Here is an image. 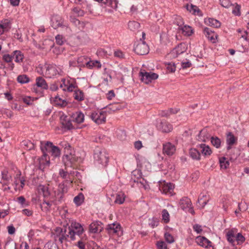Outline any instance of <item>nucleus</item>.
<instances>
[{
	"mask_svg": "<svg viewBox=\"0 0 249 249\" xmlns=\"http://www.w3.org/2000/svg\"><path fill=\"white\" fill-rule=\"evenodd\" d=\"M139 76L140 77L141 80L146 84L151 82L153 80L158 79L159 77V75L156 73L151 72H148L145 71L144 70L143 71H141L139 72Z\"/></svg>",
	"mask_w": 249,
	"mask_h": 249,
	"instance_id": "obj_6",
	"label": "nucleus"
},
{
	"mask_svg": "<svg viewBox=\"0 0 249 249\" xmlns=\"http://www.w3.org/2000/svg\"><path fill=\"white\" fill-rule=\"evenodd\" d=\"M156 245L158 249H167L166 244L163 241H158Z\"/></svg>",
	"mask_w": 249,
	"mask_h": 249,
	"instance_id": "obj_59",
	"label": "nucleus"
},
{
	"mask_svg": "<svg viewBox=\"0 0 249 249\" xmlns=\"http://www.w3.org/2000/svg\"><path fill=\"white\" fill-rule=\"evenodd\" d=\"M181 67L182 69H185L188 68H190L192 64L190 61H187V62H182L181 63Z\"/></svg>",
	"mask_w": 249,
	"mask_h": 249,
	"instance_id": "obj_63",
	"label": "nucleus"
},
{
	"mask_svg": "<svg viewBox=\"0 0 249 249\" xmlns=\"http://www.w3.org/2000/svg\"><path fill=\"white\" fill-rule=\"evenodd\" d=\"M21 36H22V34H21L20 31H19V30H16L15 33H14L13 34V37L15 38L21 42L23 41V39H22Z\"/></svg>",
	"mask_w": 249,
	"mask_h": 249,
	"instance_id": "obj_52",
	"label": "nucleus"
},
{
	"mask_svg": "<svg viewBox=\"0 0 249 249\" xmlns=\"http://www.w3.org/2000/svg\"><path fill=\"white\" fill-rule=\"evenodd\" d=\"M206 197V195L203 194H201L198 197L197 202L199 203L202 207H204L207 204L209 200L207 198L204 199V198Z\"/></svg>",
	"mask_w": 249,
	"mask_h": 249,
	"instance_id": "obj_30",
	"label": "nucleus"
},
{
	"mask_svg": "<svg viewBox=\"0 0 249 249\" xmlns=\"http://www.w3.org/2000/svg\"><path fill=\"white\" fill-rule=\"evenodd\" d=\"M23 214H25L26 216H30L33 214V211L29 209H25L22 211Z\"/></svg>",
	"mask_w": 249,
	"mask_h": 249,
	"instance_id": "obj_64",
	"label": "nucleus"
},
{
	"mask_svg": "<svg viewBox=\"0 0 249 249\" xmlns=\"http://www.w3.org/2000/svg\"><path fill=\"white\" fill-rule=\"evenodd\" d=\"M134 51L138 55H144L149 52V47L145 42L142 41L136 45Z\"/></svg>",
	"mask_w": 249,
	"mask_h": 249,
	"instance_id": "obj_9",
	"label": "nucleus"
},
{
	"mask_svg": "<svg viewBox=\"0 0 249 249\" xmlns=\"http://www.w3.org/2000/svg\"><path fill=\"white\" fill-rule=\"evenodd\" d=\"M51 21L52 26L54 29H56L59 27H67L64 19L59 15L53 16L52 18Z\"/></svg>",
	"mask_w": 249,
	"mask_h": 249,
	"instance_id": "obj_10",
	"label": "nucleus"
},
{
	"mask_svg": "<svg viewBox=\"0 0 249 249\" xmlns=\"http://www.w3.org/2000/svg\"><path fill=\"white\" fill-rule=\"evenodd\" d=\"M36 85L39 88L44 89H47L48 88V86L45 80V79L41 77H37L36 78Z\"/></svg>",
	"mask_w": 249,
	"mask_h": 249,
	"instance_id": "obj_22",
	"label": "nucleus"
},
{
	"mask_svg": "<svg viewBox=\"0 0 249 249\" xmlns=\"http://www.w3.org/2000/svg\"><path fill=\"white\" fill-rule=\"evenodd\" d=\"M102 225L103 224L100 221H94L90 224L89 231L92 233L100 232L103 229Z\"/></svg>",
	"mask_w": 249,
	"mask_h": 249,
	"instance_id": "obj_12",
	"label": "nucleus"
},
{
	"mask_svg": "<svg viewBox=\"0 0 249 249\" xmlns=\"http://www.w3.org/2000/svg\"><path fill=\"white\" fill-rule=\"evenodd\" d=\"M57 189L64 195L68 192V187L64 183H60L58 186Z\"/></svg>",
	"mask_w": 249,
	"mask_h": 249,
	"instance_id": "obj_46",
	"label": "nucleus"
},
{
	"mask_svg": "<svg viewBox=\"0 0 249 249\" xmlns=\"http://www.w3.org/2000/svg\"><path fill=\"white\" fill-rule=\"evenodd\" d=\"M166 69L169 72H173L176 71V65L175 63L169 62L167 64Z\"/></svg>",
	"mask_w": 249,
	"mask_h": 249,
	"instance_id": "obj_44",
	"label": "nucleus"
},
{
	"mask_svg": "<svg viewBox=\"0 0 249 249\" xmlns=\"http://www.w3.org/2000/svg\"><path fill=\"white\" fill-rule=\"evenodd\" d=\"M226 237L227 240L233 245L235 240L234 231L232 230L229 231L226 234Z\"/></svg>",
	"mask_w": 249,
	"mask_h": 249,
	"instance_id": "obj_32",
	"label": "nucleus"
},
{
	"mask_svg": "<svg viewBox=\"0 0 249 249\" xmlns=\"http://www.w3.org/2000/svg\"><path fill=\"white\" fill-rule=\"evenodd\" d=\"M219 1L221 5L225 8H228L232 5L230 0H219Z\"/></svg>",
	"mask_w": 249,
	"mask_h": 249,
	"instance_id": "obj_49",
	"label": "nucleus"
},
{
	"mask_svg": "<svg viewBox=\"0 0 249 249\" xmlns=\"http://www.w3.org/2000/svg\"><path fill=\"white\" fill-rule=\"evenodd\" d=\"M105 111L92 112L89 115L90 118L97 124L105 123L106 120Z\"/></svg>",
	"mask_w": 249,
	"mask_h": 249,
	"instance_id": "obj_7",
	"label": "nucleus"
},
{
	"mask_svg": "<svg viewBox=\"0 0 249 249\" xmlns=\"http://www.w3.org/2000/svg\"><path fill=\"white\" fill-rule=\"evenodd\" d=\"M13 57H15L16 62H21L23 59V55L19 51H15L13 52Z\"/></svg>",
	"mask_w": 249,
	"mask_h": 249,
	"instance_id": "obj_29",
	"label": "nucleus"
},
{
	"mask_svg": "<svg viewBox=\"0 0 249 249\" xmlns=\"http://www.w3.org/2000/svg\"><path fill=\"white\" fill-rule=\"evenodd\" d=\"M162 217L165 223H167L169 222V214L167 210L163 209L162 210Z\"/></svg>",
	"mask_w": 249,
	"mask_h": 249,
	"instance_id": "obj_41",
	"label": "nucleus"
},
{
	"mask_svg": "<svg viewBox=\"0 0 249 249\" xmlns=\"http://www.w3.org/2000/svg\"><path fill=\"white\" fill-rule=\"evenodd\" d=\"M73 96L76 100L82 101L84 99V95L83 92L79 89H75L73 94Z\"/></svg>",
	"mask_w": 249,
	"mask_h": 249,
	"instance_id": "obj_25",
	"label": "nucleus"
},
{
	"mask_svg": "<svg viewBox=\"0 0 249 249\" xmlns=\"http://www.w3.org/2000/svg\"><path fill=\"white\" fill-rule=\"evenodd\" d=\"M54 193L55 199L56 200V199H57V201L58 202H61L64 197V194L59 191L58 189L55 191Z\"/></svg>",
	"mask_w": 249,
	"mask_h": 249,
	"instance_id": "obj_42",
	"label": "nucleus"
},
{
	"mask_svg": "<svg viewBox=\"0 0 249 249\" xmlns=\"http://www.w3.org/2000/svg\"><path fill=\"white\" fill-rule=\"evenodd\" d=\"M41 190L43 193V196L44 197H47L50 196L51 194L47 186H43Z\"/></svg>",
	"mask_w": 249,
	"mask_h": 249,
	"instance_id": "obj_50",
	"label": "nucleus"
},
{
	"mask_svg": "<svg viewBox=\"0 0 249 249\" xmlns=\"http://www.w3.org/2000/svg\"><path fill=\"white\" fill-rule=\"evenodd\" d=\"M128 27L130 30L135 31L140 28V24L137 21H132L128 22Z\"/></svg>",
	"mask_w": 249,
	"mask_h": 249,
	"instance_id": "obj_33",
	"label": "nucleus"
},
{
	"mask_svg": "<svg viewBox=\"0 0 249 249\" xmlns=\"http://www.w3.org/2000/svg\"><path fill=\"white\" fill-rule=\"evenodd\" d=\"M197 244L205 248L212 246V242L207 238L203 236H198L196 239Z\"/></svg>",
	"mask_w": 249,
	"mask_h": 249,
	"instance_id": "obj_17",
	"label": "nucleus"
},
{
	"mask_svg": "<svg viewBox=\"0 0 249 249\" xmlns=\"http://www.w3.org/2000/svg\"><path fill=\"white\" fill-rule=\"evenodd\" d=\"M106 230L109 234L120 235L122 234L120 224L114 223L107 225Z\"/></svg>",
	"mask_w": 249,
	"mask_h": 249,
	"instance_id": "obj_8",
	"label": "nucleus"
},
{
	"mask_svg": "<svg viewBox=\"0 0 249 249\" xmlns=\"http://www.w3.org/2000/svg\"><path fill=\"white\" fill-rule=\"evenodd\" d=\"M69 230V234H71V239L72 241L75 240V235L80 236L84 231V229L82 225L76 222H72L71 226L68 227Z\"/></svg>",
	"mask_w": 249,
	"mask_h": 249,
	"instance_id": "obj_4",
	"label": "nucleus"
},
{
	"mask_svg": "<svg viewBox=\"0 0 249 249\" xmlns=\"http://www.w3.org/2000/svg\"><path fill=\"white\" fill-rule=\"evenodd\" d=\"M205 22L208 25L215 28H218L220 27L221 25V23L219 21L213 18L205 19Z\"/></svg>",
	"mask_w": 249,
	"mask_h": 249,
	"instance_id": "obj_21",
	"label": "nucleus"
},
{
	"mask_svg": "<svg viewBox=\"0 0 249 249\" xmlns=\"http://www.w3.org/2000/svg\"><path fill=\"white\" fill-rule=\"evenodd\" d=\"M179 54L177 53L176 50L174 48L168 54L167 56L170 58H174L178 57Z\"/></svg>",
	"mask_w": 249,
	"mask_h": 249,
	"instance_id": "obj_57",
	"label": "nucleus"
},
{
	"mask_svg": "<svg viewBox=\"0 0 249 249\" xmlns=\"http://www.w3.org/2000/svg\"><path fill=\"white\" fill-rule=\"evenodd\" d=\"M197 147L199 148L201 153L205 156H210L212 153L210 147L205 144H199L197 146Z\"/></svg>",
	"mask_w": 249,
	"mask_h": 249,
	"instance_id": "obj_20",
	"label": "nucleus"
},
{
	"mask_svg": "<svg viewBox=\"0 0 249 249\" xmlns=\"http://www.w3.org/2000/svg\"><path fill=\"white\" fill-rule=\"evenodd\" d=\"M176 22L177 25L178 26V29L180 30L184 24L182 18L181 17H178V18H177Z\"/></svg>",
	"mask_w": 249,
	"mask_h": 249,
	"instance_id": "obj_61",
	"label": "nucleus"
},
{
	"mask_svg": "<svg viewBox=\"0 0 249 249\" xmlns=\"http://www.w3.org/2000/svg\"><path fill=\"white\" fill-rule=\"evenodd\" d=\"M72 11L74 13L76 14L78 16L82 17L85 14V12L83 10L77 7L73 8Z\"/></svg>",
	"mask_w": 249,
	"mask_h": 249,
	"instance_id": "obj_56",
	"label": "nucleus"
},
{
	"mask_svg": "<svg viewBox=\"0 0 249 249\" xmlns=\"http://www.w3.org/2000/svg\"><path fill=\"white\" fill-rule=\"evenodd\" d=\"M64 146L65 154L63 156V162L67 167H73V164L76 161V158L72 154L71 146L69 143L65 142Z\"/></svg>",
	"mask_w": 249,
	"mask_h": 249,
	"instance_id": "obj_2",
	"label": "nucleus"
},
{
	"mask_svg": "<svg viewBox=\"0 0 249 249\" xmlns=\"http://www.w3.org/2000/svg\"><path fill=\"white\" fill-rule=\"evenodd\" d=\"M204 33L208 39L213 43H215L217 39V35L214 32L212 31L210 28L206 27L204 29Z\"/></svg>",
	"mask_w": 249,
	"mask_h": 249,
	"instance_id": "obj_15",
	"label": "nucleus"
},
{
	"mask_svg": "<svg viewBox=\"0 0 249 249\" xmlns=\"http://www.w3.org/2000/svg\"><path fill=\"white\" fill-rule=\"evenodd\" d=\"M190 156L194 160H199L200 159V153L199 148H191L190 150Z\"/></svg>",
	"mask_w": 249,
	"mask_h": 249,
	"instance_id": "obj_23",
	"label": "nucleus"
},
{
	"mask_svg": "<svg viewBox=\"0 0 249 249\" xmlns=\"http://www.w3.org/2000/svg\"><path fill=\"white\" fill-rule=\"evenodd\" d=\"M161 124L162 131L164 132H169L172 130V125L167 122H161Z\"/></svg>",
	"mask_w": 249,
	"mask_h": 249,
	"instance_id": "obj_37",
	"label": "nucleus"
},
{
	"mask_svg": "<svg viewBox=\"0 0 249 249\" xmlns=\"http://www.w3.org/2000/svg\"><path fill=\"white\" fill-rule=\"evenodd\" d=\"M180 30H182V33L188 36H191L193 33V29L190 26H183Z\"/></svg>",
	"mask_w": 249,
	"mask_h": 249,
	"instance_id": "obj_31",
	"label": "nucleus"
},
{
	"mask_svg": "<svg viewBox=\"0 0 249 249\" xmlns=\"http://www.w3.org/2000/svg\"><path fill=\"white\" fill-rule=\"evenodd\" d=\"M164 238L167 242L171 244L174 242V239L173 236L168 232H165L164 233Z\"/></svg>",
	"mask_w": 249,
	"mask_h": 249,
	"instance_id": "obj_47",
	"label": "nucleus"
},
{
	"mask_svg": "<svg viewBox=\"0 0 249 249\" xmlns=\"http://www.w3.org/2000/svg\"><path fill=\"white\" fill-rule=\"evenodd\" d=\"M186 8L187 10L189 11L190 12H192L194 14H196V13H197V15H198V13L200 12L198 7L193 4H191L190 6L187 4L186 5Z\"/></svg>",
	"mask_w": 249,
	"mask_h": 249,
	"instance_id": "obj_39",
	"label": "nucleus"
},
{
	"mask_svg": "<svg viewBox=\"0 0 249 249\" xmlns=\"http://www.w3.org/2000/svg\"><path fill=\"white\" fill-rule=\"evenodd\" d=\"M3 59L7 63H10L11 62L13 59V55H10L8 54H4L3 55Z\"/></svg>",
	"mask_w": 249,
	"mask_h": 249,
	"instance_id": "obj_62",
	"label": "nucleus"
},
{
	"mask_svg": "<svg viewBox=\"0 0 249 249\" xmlns=\"http://www.w3.org/2000/svg\"><path fill=\"white\" fill-rule=\"evenodd\" d=\"M177 53L180 54L184 53L186 50V44L184 43H181L175 48Z\"/></svg>",
	"mask_w": 249,
	"mask_h": 249,
	"instance_id": "obj_36",
	"label": "nucleus"
},
{
	"mask_svg": "<svg viewBox=\"0 0 249 249\" xmlns=\"http://www.w3.org/2000/svg\"><path fill=\"white\" fill-rule=\"evenodd\" d=\"M211 142L213 146L216 148H219L221 146V140L217 137H211Z\"/></svg>",
	"mask_w": 249,
	"mask_h": 249,
	"instance_id": "obj_28",
	"label": "nucleus"
},
{
	"mask_svg": "<svg viewBox=\"0 0 249 249\" xmlns=\"http://www.w3.org/2000/svg\"><path fill=\"white\" fill-rule=\"evenodd\" d=\"M68 168L67 169L65 168V170L60 169L59 170V175L63 178H66L68 174Z\"/></svg>",
	"mask_w": 249,
	"mask_h": 249,
	"instance_id": "obj_58",
	"label": "nucleus"
},
{
	"mask_svg": "<svg viewBox=\"0 0 249 249\" xmlns=\"http://www.w3.org/2000/svg\"><path fill=\"white\" fill-rule=\"evenodd\" d=\"M84 199V195L81 193L74 197L73 201L77 206H80L83 202Z\"/></svg>",
	"mask_w": 249,
	"mask_h": 249,
	"instance_id": "obj_34",
	"label": "nucleus"
},
{
	"mask_svg": "<svg viewBox=\"0 0 249 249\" xmlns=\"http://www.w3.org/2000/svg\"><path fill=\"white\" fill-rule=\"evenodd\" d=\"M60 119L61 124L64 128L69 130L73 128L71 120L67 116H61Z\"/></svg>",
	"mask_w": 249,
	"mask_h": 249,
	"instance_id": "obj_19",
	"label": "nucleus"
},
{
	"mask_svg": "<svg viewBox=\"0 0 249 249\" xmlns=\"http://www.w3.org/2000/svg\"><path fill=\"white\" fill-rule=\"evenodd\" d=\"M65 87L67 88V90L68 91H74V89H77V86H76L75 85V84H72V83H71V84H69V85H65Z\"/></svg>",
	"mask_w": 249,
	"mask_h": 249,
	"instance_id": "obj_60",
	"label": "nucleus"
},
{
	"mask_svg": "<svg viewBox=\"0 0 249 249\" xmlns=\"http://www.w3.org/2000/svg\"><path fill=\"white\" fill-rule=\"evenodd\" d=\"M179 205L183 210H186L192 206V203L190 198L184 197L180 199Z\"/></svg>",
	"mask_w": 249,
	"mask_h": 249,
	"instance_id": "obj_18",
	"label": "nucleus"
},
{
	"mask_svg": "<svg viewBox=\"0 0 249 249\" xmlns=\"http://www.w3.org/2000/svg\"><path fill=\"white\" fill-rule=\"evenodd\" d=\"M210 137V136L205 130H201L197 136V140L200 142H205Z\"/></svg>",
	"mask_w": 249,
	"mask_h": 249,
	"instance_id": "obj_24",
	"label": "nucleus"
},
{
	"mask_svg": "<svg viewBox=\"0 0 249 249\" xmlns=\"http://www.w3.org/2000/svg\"><path fill=\"white\" fill-rule=\"evenodd\" d=\"M17 81L21 84L27 83L30 81L29 78L25 74L19 75L17 77Z\"/></svg>",
	"mask_w": 249,
	"mask_h": 249,
	"instance_id": "obj_35",
	"label": "nucleus"
},
{
	"mask_svg": "<svg viewBox=\"0 0 249 249\" xmlns=\"http://www.w3.org/2000/svg\"><path fill=\"white\" fill-rule=\"evenodd\" d=\"M94 159L99 164L106 166L108 161V157L105 149L96 147L94 150Z\"/></svg>",
	"mask_w": 249,
	"mask_h": 249,
	"instance_id": "obj_3",
	"label": "nucleus"
},
{
	"mask_svg": "<svg viewBox=\"0 0 249 249\" xmlns=\"http://www.w3.org/2000/svg\"><path fill=\"white\" fill-rule=\"evenodd\" d=\"M55 231L56 232L55 238L58 237V240L61 244L64 241H67L69 237L71 238V234H69V230L67 227H64L62 228L57 227Z\"/></svg>",
	"mask_w": 249,
	"mask_h": 249,
	"instance_id": "obj_5",
	"label": "nucleus"
},
{
	"mask_svg": "<svg viewBox=\"0 0 249 249\" xmlns=\"http://www.w3.org/2000/svg\"><path fill=\"white\" fill-rule=\"evenodd\" d=\"M23 144L29 150L34 148V144L30 141H23Z\"/></svg>",
	"mask_w": 249,
	"mask_h": 249,
	"instance_id": "obj_54",
	"label": "nucleus"
},
{
	"mask_svg": "<svg viewBox=\"0 0 249 249\" xmlns=\"http://www.w3.org/2000/svg\"><path fill=\"white\" fill-rule=\"evenodd\" d=\"M18 202L20 203L22 207H25L29 205V203L28 202H26L25 198L23 196H20L17 198Z\"/></svg>",
	"mask_w": 249,
	"mask_h": 249,
	"instance_id": "obj_43",
	"label": "nucleus"
},
{
	"mask_svg": "<svg viewBox=\"0 0 249 249\" xmlns=\"http://www.w3.org/2000/svg\"><path fill=\"white\" fill-rule=\"evenodd\" d=\"M43 249H58V247L56 243L49 241L44 245Z\"/></svg>",
	"mask_w": 249,
	"mask_h": 249,
	"instance_id": "obj_40",
	"label": "nucleus"
},
{
	"mask_svg": "<svg viewBox=\"0 0 249 249\" xmlns=\"http://www.w3.org/2000/svg\"><path fill=\"white\" fill-rule=\"evenodd\" d=\"M55 102H56L58 105L62 107H65L67 105V103L66 101L57 96L55 98Z\"/></svg>",
	"mask_w": 249,
	"mask_h": 249,
	"instance_id": "obj_51",
	"label": "nucleus"
},
{
	"mask_svg": "<svg viewBox=\"0 0 249 249\" xmlns=\"http://www.w3.org/2000/svg\"><path fill=\"white\" fill-rule=\"evenodd\" d=\"M86 66L89 69L92 68L93 67H96L98 68H101V64L100 62L98 61H89L86 63Z\"/></svg>",
	"mask_w": 249,
	"mask_h": 249,
	"instance_id": "obj_38",
	"label": "nucleus"
},
{
	"mask_svg": "<svg viewBox=\"0 0 249 249\" xmlns=\"http://www.w3.org/2000/svg\"><path fill=\"white\" fill-rule=\"evenodd\" d=\"M238 244H242L245 240V238L242 235L241 233H238L235 236V240Z\"/></svg>",
	"mask_w": 249,
	"mask_h": 249,
	"instance_id": "obj_48",
	"label": "nucleus"
},
{
	"mask_svg": "<svg viewBox=\"0 0 249 249\" xmlns=\"http://www.w3.org/2000/svg\"><path fill=\"white\" fill-rule=\"evenodd\" d=\"M125 198V196L123 192H119L116 195L114 202L117 204H122L124 202Z\"/></svg>",
	"mask_w": 249,
	"mask_h": 249,
	"instance_id": "obj_26",
	"label": "nucleus"
},
{
	"mask_svg": "<svg viewBox=\"0 0 249 249\" xmlns=\"http://www.w3.org/2000/svg\"><path fill=\"white\" fill-rule=\"evenodd\" d=\"M241 6L240 5L236 3L234 8L232 10V13L235 16H239L241 15L240 13Z\"/></svg>",
	"mask_w": 249,
	"mask_h": 249,
	"instance_id": "obj_53",
	"label": "nucleus"
},
{
	"mask_svg": "<svg viewBox=\"0 0 249 249\" xmlns=\"http://www.w3.org/2000/svg\"><path fill=\"white\" fill-rule=\"evenodd\" d=\"M55 41L57 44L62 45L64 43V39L62 35H57L55 36Z\"/></svg>",
	"mask_w": 249,
	"mask_h": 249,
	"instance_id": "obj_55",
	"label": "nucleus"
},
{
	"mask_svg": "<svg viewBox=\"0 0 249 249\" xmlns=\"http://www.w3.org/2000/svg\"><path fill=\"white\" fill-rule=\"evenodd\" d=\"M162 150L163 154L170 156L175 153L176 148L174 144L168 142L163 144Z\"/></svg>",
	"mask_w": 249,
	"mask_h": 249,
	"instance_id": "obj_11",
	"label": "nucleus"
},
{
	"mask_svg": "<svg viewBox=\"0 0 249 249\" xmlns=\"http://www.w3.org/2000/svg\"><path fill=\"white\" fill-rule=\"evenodd\" d=\"M53 204L54 205H57L58 204L56 199L51 200L50 201L44 200L42 203L40 204V208L43 211L47 213L50 211L51 207Z\"/></svg>",
	"mask_w": 249,
	"mask_h": 249,
	"instance_id": "obj_14",
	"label": "nucleus"
},
{
	"mask_svg": "<svg viewBox=\"0 0 249 249\" xmlns=\"http://www.w3.org/2000/svg\"><path fill=\"white\" fill-rule=\"evenodd\" d=\"M72 121L77 123L81 124L84 121V115L81 111H76L71 115Z\"/></svg>",
	"mask_w": 249,
	"mask_h": 249,
	"instance_id": "obj_16",
	"label": "nucleus"
},
{
	"mask_svg": "<svg viewBox=\"0 0 249 249\" xmlns=\"http://www.w3.org/2000/svg\"><path fill=\"white\" fill-rule=\"evenodd\" d=\"M106 107L107 108L109 109L112 112L120 110L122 108L121 105L118 103H114L112 104H110Z\"/></svg>",
	"mask_w": 249,
	"mask_h": 249,
	"instance_id": "obj_27",
	"label": "nucleus"
},
{
	"mask_svg": "<svg viewBox=\"0 0 249 249\" xmlns=\"http://www.w3.org/2000/svg\"><path fill=\"white\" fill-rule=\"evenodd\" d=\"M40 148L43 153V156L46 157L47 154L46 152L49 153L54 158H58L61 155V150L60 148L53 144V142L47 141L43 145V142H40Z\"/></svg>",
	"mask_w": 249,
	"mask_h": 249,
	"instance_id": "obj_1",
	"label": "nucleus"
},
{
	"mask_svg": "<svg viewBox=\"0 0 249 249\" xmlns=\"http://www.w3.org/2000/svg\"><path fill=\"white\" fill-rule=\"evenodd\" d=\"M173 188L174 186L172 183H167L163 186V192L165 194L168 192L171 193V191L173 190Z\"/></svg>",
	"mask_w": 249,
	"mask_h": 249,
	"instance_id": "obj_45",
	"label": "nucleus"
},
{
	"mask_svg": "<svg viewBox=\"0 0 249 249\" xmlns=\"http://www.w3.org/2000/svg\"><path fill=\"white\" fill-rule=\"evenodd\" d=\"M237 139L231 132H229L226 134V143L228 145L227 149L229 150L231 148L233 145L237 142Z\"/></svg>",
	"mask_w": 249,
	"mask_h": 249,
	"instance_id": "obj_13",
	"label": "nucleus"
}]
</instances>
